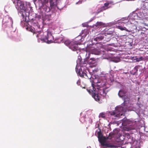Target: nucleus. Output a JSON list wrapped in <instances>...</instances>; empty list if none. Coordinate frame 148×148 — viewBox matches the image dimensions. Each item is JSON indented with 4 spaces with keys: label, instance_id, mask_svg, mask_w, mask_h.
<instances>
[{
    "label": "nucleus",
    "instance_id": "31",
    "mask_svg": "<svg viewBox=\"0 0 148 148\" xmlns=\"http://www.w3.org/2000/svg\"><path fill=\"white\" fill-rule=\"evenodd\" d=\"M90 60H92L93 62H95V59L94 58H91L90 59Z\"/></svg>",
    "mask_w": 148,
    "mask_h": 148
},
{
    "label": "nucleus",
    "instance_id": "7",
    "mask_svg": "<svg viewBox=\"0 0 148 148\" xmlns=\"http://www.w3.org/2000/svg\"><path fill=\"white\" fill-rule=\"evenodd\" d=\"M89 56H87L85 60L83 62L82 61V59L80 58H78V60L77 61V63L80 64V70L82 71V70H86L87 69V68L86 67L88 59Z\"/></svg>",
    "mask_w": 148,
    "mask_h": 148
},
{
    "label": "nucleus",
    "instance_id": "21",
    "mask_svg": "<svg viewBox=\"0 0 148 148\" xmlns=\"http://www.w3.org/2000/svg\"><path fill=\"white\" fill-rule=\"evenodd\" d=\"M31 23L32 25L35 27H39L38 24V23L36 21H34L32 22Z\"/></svg>",
    "mask_w": 148,
    "mask_h": 148
},
{
    "label": "nucleus",
    "instance_id": "9",
    "mask_svg": "<svg viewBox=\"0 0 148 148\" xmlns=\"http://www.w3.org/2000/svg\"><path fill=\"white\" fill-rule=\"evenodd\" d=\"M122 108H117L115 110V111H113L111 112L110 113V114L112 116H114L115 117H119L120 115H122V114H121V111L122 110Z\"/></svg>",
    "mask_w": 148,
    "mask_h": 148
},
{
    "label": "nucleus",
    "instance_id": "35",
    "mask_svg": "<svg viewBox=\"0 0 148 148\" xmlns=\"http://www.w3.org/2000/svg\"><path fill=\"white\" fill-rule=\"evenodd\" d=\"M124 102H125V101H126V100H125V98L124 99Z\"/></svg>",
    "mask_w": 148,
    "mask_h": 148
},
{
    "label": "nucleus",
    "instance_id": "5",
    "mask_svg": "<svg viewBox=\"0 0 148 148\" xmlns=\"http://www.w3.org/2000/svg\"><path fill=\"white\" fill-rule=\"evenodd\" d=\"M87 91L91 95L95 101L99 102L100 100V97L96 93V89L95 87L94 82H92V89L88 88L87 89Z\"/></svg>",
    "mask_w": 148,
    "mask_h": 148
},
{
    "label": "nucleus",
    "instance_id": "14",
    "mask_svg": "<svg viewBox=\"0 0 148 148\" xmlns=\"http://www.w3.org/2000/svg\"><path fill=\"white\" fill-rule=\"evenodd\" d=\"M126 92H127L126 91L123 90H121L119 91L118 93V95L120 97H125V95L126 94Z\"/></svg>",
    "mask_w": 148,
    "mask_h": 148
},
{
    "label": "nucleus",
    "instance_id": "17",
    "mask_svg": "<svg viewBox=\"0 0 148 148\" xmlns=\"http://www.w3.org/2000/svg\"><path fill=\"white\" fill-rule=\"evenodd\" d=\"M135 128V126H127L125 128V130L127 131H129L131 130H134Z\"/></svg>",
    "mask_w": 148,
    "mask_h": 148
},
{
    "label": "nucleus",
    "instance_id": "25",
    "mask_svg": "<svg viewBox=\"0 0 148 148\" xmlns=\"http://www.w3.org/2000/svg\"><path fill=\"white\" fill-rule=\"evenodd\" d=\"M99 117H101L103 118H104L105 117V114L103 112L99 114Z\"/></svg>",
    "mask_w": 148,
    "mask_h": 148
},
{
    "label": "nucleus",
    "instance_id": "33",
    "mask_svg": "<svg viewBox=\"0 0 148 148\" xmlns=\"http://www.w3.org/2000/svg\"><path fill=\"white\" fill-rule=\"evenodd\" d=\"M77 84L78 85H79L80 84V81L79 80H78L77 82Z\"/></svg>",
    "mask_w": 148,
    "mask_h": 148
},
{
    "label": "nucleus",
    "instance_id": "15",
    "mask_svg": "<svg viewBox=\"0 0 148 148\" xmlns=\"http://www.w3.org/2000/svg\"><path fill=\"white\" fill-rule=\"evenodd\" d=\"M140 67V66L139 65H137L132 70L131 74L133 75L136 74L138 71L139 67Z\"/></svg>",
    "mask_w": 148,
    "mask_h": 148
},
{
    "label": "nucleus",
    "instance_id": "18",
    "mask_svg": "<svg viewBox=\"0 0 148 148\" xmlns=\"http://www.w3.org/2000/svg\"><path fill=\"white\" fill-rule=\"evenodd\" d=\"M105 24L101 22H97L96 24L93 25L94 27L96 28L98 26H103Z\"/></svg>",
    "mask_w": 148,
    "mask_h": 148
},
{
    "label": "nucleus",
    "instance_id": "1",
    "mask_svg": "<svg viewBox=\"0 0 148 148\" xmlns=\"http://www.w3.org/2000/svg\"><path fill=\"white\" fill-rule=\"evenodd\" d=\"M13 2L16 8L18 10L21 11L22 12L23 16H24V14L26 16L29 14V11L24 6V4L23 2L20 0H13Z\"/></svg>",
    "mask_w": 148,
    "mask_h": 148
},
{
    "label": "nucleus",
    "instance_id": "26",
    "mask_svg": "<svg viewBox=\"0 0 148 148\" xmlns=\"http://www.w3.org/2000/svg\"><path fill=\"white\" fill-rule=\"evenodd\" d=\"M89 55H90V54H88V56H89ZM88 59V62H87L89 64H93L94 63V62H93L92 60H88V59Z\"/></svg>",
    "mask_w": 148,
    "mask_h": 148
},
{
    "label": "nucleus",
    "instance_id": "34",
    "mask_svg": "<svg viewBox=\"0 0 148 148\" xmlns=\"http://www.w3.org/2000/svg\"><path fill=\"white\" fill-rule=\"evenodd\" d=\"M130 43V46H132V44H131V43Z\"/></svg>",
    "mask_w": 148,
    "mask_h": 148
},
{
    "label": "nucleus",
    "instance_id": "2",
    "mask_svg": "<svg viewBox=\"0 0 148 148\" xmlns=\"http://www.w3.org/2000/svg\"><path fill=\"white\" fill-rule=\"evenodd\" d=\"M98 140L101 144V148H106L111 147L112 145L106 142V139L105 137H103V135L101 131L97 132Z\"/></svg>",
    "mask_w": 148,
    "mask_h": 148
},
{
    "label": "nucleus",
    "instance_id": "32",
    "mask_svg": "<svg viewBox=\"0 0 148 148\" xmlns=\"http://www.w3.org/2000/svg\"><path fill=\"white\" fill-rule=\"evenodd\" d=\"M27 5H28L29 6V7L30 8H32V7L31 6V5H30V3H27Z\"/></svg>",
    "mask_w": 148,
    "mask_h": 148
},
{
    "label": "nucleus",
    "instance_id": "24",
    "mask_svg": "<svg viewBox=\"0 0 148 148\" xmlns=\"http://www.w3.org/2000/svg\"><path fill=\"white\" fill-rule=\"evenodd\" d=\"M72 42H71L70 40H65L64 41V43L65 45H66L67 46L69 45V46L70 45H71V43Z\"/></svg>",
    "mask_w": 148,
    "mask_h": 148
},
{
    "label": "nucleus",
    "instance_id": "23",
    "mask_svg": "<svg viewBox=\"0 0 148 148\" xmlns=\"http://www.w3.org/2000/svg\"><path fill=\"white\" fill-rule=\"evenodd\" d=\"M104 10L102 7L98 9L96 13V14H98L100 12H103Z\"/></svg>",
    "mask_w": 148,
    "mask_h": 148
},
{
    "label": "nucleus",
    "instance_id": "12",
    "mask_svg": "<svg viewBox=\"0 0 148 148\" xmlns=\"http://www.w3.org/2000/svg\"><path fill=\"white\" fill-rule=\"evenodd\" d=\"M41 9L42 10V12L45 13H47L51 10L50 7L47 6L45 4H43L41 6Z\"/></svg>",
    "mask_w": 148,
    "mask_h": 148
},
{
    "label": "nucleus",
    "instance_id": "36",
    "mask_svg": "<svg viewBox=\"0 0 148 148\" xmlns=\"http://www.w3.org/2000/svg\"><path fill=\"white\" fill-rule=\"evenodd\" d=\"M110 40V39L109 38V39H108V40H107V41H108L109 40Z\"/></svg>",
    "mask_w": 148,
    "mask_h": 148
},
{
    "label": "nucleus",
    "instance_id": "11",
    "mask_svg": "<svg viewBox=\"0 0 148 148\" xmlns=\"http://www.w3.org/2000/svg\"><path fill=\"white\" fill-rule=\"evenodd\" d=\"M69 48L73 51H77L78 48L77 43L76 41L72 42L69 46Z\"/></svg>",
    "mask_w": 148,
    "mask_h": 148
},
{
    "label": "nucleus",
    "instance_id": "28",
    "mask_svg": "<svg viewBox=\"0 0 148 148\" xmlns=\"http://www.w3.org/2000/svg\"><path fill=\"white\" fill-rule=\"evenodd\" d=\"M125 137H127V138H128V139H129L130 138L131 136L129 134L127 133L125 135Z\"/></svg>",
    "mask_w": 148,
    "mask_h": 148
},
{
    "label": "nucleus",
    "instance_id": "29",
    "mask_svg": "<svg viewBox=\"0 0 148 148\" xmlns=\"http://www.w3.org/2000/svg\"><path fill=\"white\" fill-rule=\"evenodd\" d=\"M113 135V133H110L109 134V137H110L111 136V137L110 138H109L110 139H111L112 138V136Z\"/></svg>",
    "mask_w": 148,
    "mask_h": 148
},
{
    "label": "nucleus",
    "instance_id": "13",
    "mask_svg": "<svg viewBox=\"0 0 148 148\" xmlns=\"http://www.w3.org/2000/svg\"><path fill=\"white\" fill-rule=\"evenodd\" d=\"M56 14L54 13H53L51 14L46 15L45 17L46 19H47L48 21H50L53 20Z\"/></svg>",
    "mask_w": 148,
    "mask_h": 148
},
{
    "label": "nucleus",
    "instance_id": "8",
    "mask_svg": "<svg viewBox=\"0 0 148 148\" xmlns=\"http://www.w3.org/2000/svg\"><path fill=\"white\" fill-rule=\"evenodd\" d=\"M75 71L76 73L79 74L80 76L82 77L85 78L88 77V76L87 72L85 70H80V69H78V66H76L75 68Z\"/></svg>",
    "mask_w": 148,
    "mask_h": 148
},
{
    "label": "nucleus",
    "instance_id": "16",
    "mask_svg": "<svg viewBox=\"0 0 148 148\" xmlns=\"http://www.w3.org/2000/svg\"><path fill=\"white\" fill-rule=\"evenodd\" d=\"M117 28L118 29H120L121 30H125L128 32H131L132 30L131 29L128 30L126 29V28L125 27H123L121 26H118L117 27Z\"/></svg>",
    "mask_w": 148,
    "mask_h": 148
},
{
    "label": "nucleus",
    "instance_id": "22",
    "mask_svg": "<svg viewBox=\"0 0 148 148\" xmlns=\"http://www.w3.org/2000/svg\"><path fill=\"white\" fill-rule=\"evenodd\" d=\"M6 19H8V22H10V23L12 24H13V21H12V19L11 18V17H8V18H4V19H3V22H5V23H6V21H5V20Z\"/></svg>",
    "mask_w": 148,
    "mask_h": 148
},
{
    "label": "nucleus",
    "instance_id": "4",
    "mask_svg": "<svg viewBox=\"0 0 148 148\" xmlns=\"http://www.w3.org/2000/svg\"><path fill=\"white\" fill-rule=\"evenodd\" d=\"M41 40L44 41L45 42H46L48 43H50L53 42H58V43H60L62 41V38H60L58 39V40H56V41L54 39V37L52 35L51 32H48L47 36H45V38L43 39H41Z\"/></svg>",
    "mask_w": 148,
    "mask_h": 148
},
{
    "label": "nucleus",
    "instance_id": "27",
    "mask_svg": "<svg viewBox=\"0 0 148 148\" xmlns=\"http://www.w3.org/2000/svg\"><path fill=\"white\" fill-rule=\"evenodd\" d=\"M117 23V22L116 21L112 22L109 23L108 24V25H113L116 24Z\"/></svg>",
    "mask_w": 148,
    "mask_h": 148
},
{
    "label": "nucleus",
    "instance_id": "30",
    "mask_svg": "<svg viewBox=\"0 0 148 148\" xmlns=\"http://www.w3.org/2000/svg\"><path fill=\"white\" fill-rule=\"evenodd\" d=\"M39 0H33V1L35 4L37 3V2L39 1Z\"/></svg>",
    "mask_w": 148,
    "mask_h": 148
},
{
    "label": "nucleus",
    "instance_id": "6",
    "mask_svg": "<svg viewBox=\"0 0 148 148\" xmlns=\"http://www.w3.org/2000/svg\"><path fill=\"white\" fill-rule=\"evenodd\" d=\"M97 85H95V87L97 86V89L98 91V93L100 94L101 95L104 97L106 96V90L104 89H100L99 88L103 87L104 85V83L101 80H99L96 83Z\"/></svg>",
    "mask_w": 148,
    "mask_h": 148
},
{
    "label": "nucleus",
    "instance_id": "3",
    "mask_svg": "<svg viewBox=\"0 0 148 148\" xmlns=\"http://www.w3.org/2000/svg\"><path fill=\"white\" fill-rule=\"evenodd\" d=\"M109 30L107 32L105 33L104 34H99L97 36L94 38V40L96 41H98L103 39L104 36L106 37L107 35H108L109 38L112 37H114L116 34V32L114 30H112V29H109Z\"/></svg>",
    "mask_w": 148,
    "mask_h": 148
},
{
    "label": "nucleus",
    "instance_id": "10",
    "mask_svg": "<svg viewBox=\"0 0 148 148\" xmlns=\"http://www.w3.org/2000/svg\"><path fill=\"white\" fill-rule=\"evenodd\" d=\"M48 1L50 3V8L51 10L52 9H55L56 7H57V8L61 10L62 9V7L60 8L55 3V2L53 1V0H48Z\"/></svg>",
    "mask_w": 148,
    "mask_h": 148
},
{
    "label": "nucleus",
    "instance_id": "20",
    "mask_svg": "<svg viewBox=\"0 0 148 148\" xmlns=\"http://www.w3.org/2000/svg\"><path fill=\"white\" fill-rule=\"evenodd\" d=\"M109 4L110 3H109L107 2L104 4L103 6L102 7L104 10L110 8L109 7H108Z\"/></svg>",
    "mask_w": 148,
    "mask_h": 148
},
{
    "label": "nucleus",
    "instance_id": "19",
    "mask_svg": "<svg viewBox=\"0 0 148 148\" xmlns=\"http://www.w3.org/2000/svg\"><path fill=\"white\" fill-rule=\"evenodd\" d=\"M120 21V22H119V23L121 22V23H126L128 22V19L126 18H122L121 19L118 20V21Z\"/></svg>",
    "mask_w": 148,
    "mask_h": 148
}]
</instances>
